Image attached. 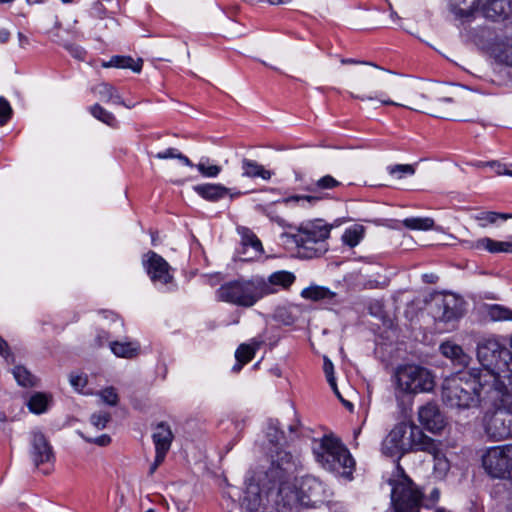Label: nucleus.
I'll use <instances>...</instances> for the list:
<instances>
[{
  "label": "nucleus",
  "instance_id": "4c0bfd02",
  "mask_svg": "<svg viewBox=\"0 0 512 512\" xmlns=\"http://www.w3.org/2000/svg\"><path fill=\"white\" fill-rule=\"evenodd\" d=\"M487 316L491 321H512V310L498 304L487 306Z\"/></svg>",
  "mask_w": 512,
  "mask_h": 512
},
{
  "label": "nucleus",
  "instance_id": "f8f14e48",
  "mask_svg": "<svg viewBox=\"0 0 512 512\" xmlns=\"http://www.w3.org/2000/svg\"><path fill=\"white\" fill-rule=\"evenodd\" d=\"M362 64L367 67L357 71L358 84L361 87L383 85L394 92H399L407 88L405 82L389 77L387 71L382 68L371 63L363 62Z\"/></svg>",
  "mask_w": 512,
  "mask_h": 512
},
{
  "label": "nucleus",
  "instance_id": "c9c22d12",
  "mask_svg": "<svg viewBox=\"0 0 512 512\" xmlns=\"http://www.w3.org/2000/svg\"><path fill=\"white\" fill-rule=\"evenodd\" d=\"M402 224L410 230H431L434 227V220L430 217H411L402 221Z\"/></svg>",
  "mask_w": 512,
  "mask_h": 512
},
{
  "label": "nucleus",
  "instance_id": "5701e85b",
  "mask_svg": "<svg viewBox=\"0 0 512 512\" xmlns=\"http://www.w3.org/2000/svg\"><path fill=\"white\" fill-rule=\"evenodd\" d=\"M110 349L117 357L132 359L139 355L140 344L138 341H113Z\"/></svg>",
  "mask_w": 512,
  "mask_h": 512
},
{
  "label": "nucleus",
  "instance_id": "c03bdc74",
  "mask_svg": "<svg viewBox=\"0 0 512 512\" xmlns=\"http://www.w3.org/2000/svg\"><path fill=\"white\" fill-rule=\"evenodd\" d=\"M242 244L246 248L250 247L254 252V256H259L263 252L261 241L255 234L251 232H246L243 234Z\"/></svg>",
  "mask_w": 512,
  "mask_h": 512
},
{
  "label": "nucleus",
  "instance_id": "c756f323",
  "mask_svg": "<svg viewBox=\"0 0 512 512\" xmlns=\"http://www.w3.org/2000/svg\"><path fill=\"white\" fill-rule=\"evenodd\" d=\"M323 199L322 195L311 194V195H293L286 197L282 202L286 205L295 204L301 208H310L316 205Z\"/></svg>",
  "mask_w": 512,
  "mask_h": 512
},
{
  "label": "nucleus",
  "instance_id": "393cba45",
  "mask_svg": "<svg viewBox=\"0 0 512 512\" xmlns=\"http://www.w3.org/2000/svg\"><path fill=\"white\" fill-rule=\"evenodd\" d=\"M335 296L336 294L329 290L328 288L315 284L310 285L309 287H306L301 291L302 298L314 302L330 301Z\"/></svg>",
  "mask_w": 512,
  "mask_h": 512
},
{
  "label": "nucleus",
  "instance_id": "8fccbe9b",
  "mask_svg": "<svg viewBox=\"0 0 512 512\" xmlns=\"http://www.w3.org/2000/svg\"><path fill=\"white\" fill-rule=\"evenodd\" d=\"M102 401L110 406H115L118 403V394L113 387L105 388L100 392Z\"/></svg>",
  "mask_w": 512,
  "mask_h": 512
},
{
  "label": "nucleus",
  "instance_id": "2eb2a0df",
  "mask_svg": "<svg viewBox=\"0 0 512 512\" xmlns=\"http://www.w3.org/2000/svg\"><path fill=\"white\" fill-rule=\"evenodd\" d=\"M463 300L454 294L444 295L436 302L434 316L438 321L449 323L463 315Z\"/></svg>",
  "mask_w": 512,
  "mask_h": 512
},
{
  "label": "nucleus",
  "instance_id": "20e7f679",
  "mask_svg": "<svg viewBox=\"0 0 512 512\" xmlns=\"http://www.w3.org/2000/svg\"><path fill=\"white\" fill-rule=\"evenodd\" d=\"M442 400L447 406L460 410L476 407L481 400H487V396L479 386L478 376L471 372L445 379Z\"/></svg>",
  "mask_w": 512,
  "mask_h": 512
},
{
  "label": "nucleus",
  "instance_id": "052dcab7",
  "mask_svg": "<svg viewBox=\"0 0 512 512\" xmlns=\"http://www.w3.org/2000/svg\"><path fill=\"white\" fill-rule=\"evenodd\" d=\"M11 32L6 28H0V44H5L9 41Z\"/></svg>",
  "mask_w": 512,
  "mask_h": 512
},
{
  "label": "nucleus",
  "instance_id": "412c9836",
  "mask_svg": "<svg viewBox=\"0 0 512 512\" xmlns=\"http://www.w3.org/2000/svg\"><path fill=\"white\" fill-rule=\"evenodd\" d=\"M423 446L420 447V451L427 452L433 456L434 470L439 475H445L449 470V461L441 450V444L434 439L428 437L424 440Z\"/></svg>",
  "mask_w": 512,
  "mask_h": 512
},
{
  "label": "nucleus",
  "instance_id": "2f4dec72",
  "mask_svg": "<svg viewBox=\"0 0 512 512\" xmlns=\"http://www.w3.org/2000/svg\"><path fill=\"white\" fill-rule=\"evenodd\" d=\"M341 185V182H339L337 179H335L333 176L327 174L321 178H319L311 188H308L309 191L317 194L322 195L324 197L325 194H322V192L327 190H333Z\"/></svg>",
  "mask_w": 512,
  "mask_h": 512
},
{
  "label": "nucleus",
  "instance_id": "5fc2aeb1",
  "mask_svg": "<svg viewBox=\"0 0 512 512\" xmlns=\"http://www.w3.org/2000/svg\"><path fill=\"white\" fill-rule=\"evenodd\" d=\"M482 165L490 166L498 175H509L512 176V169H508L505 165L497 162L491 161L487 163H483Z\"/></svg>",
  "mask_w": 512,
  "mask_h": 512
},
{
  "label": "nucleus",
  "instance_id": "473e14b6",
  "mask_svg": "<svg viewBox=\"0 0 512 512\" xmlns=\"http://www.w3.org/2000/svg\"><path fill=\"white\" fill-rule=\"evenodd\" d=\"M365 228L362 225H354L345 230L342 235V241L344 244L353 248L357 246L363 239Z\"/></svg>",
  "mask_w": 512,
  "mask_h": 512
},
{
  "label": "nucleus",
  "instance_id": "7c9ffc66",
  "mask_svg": "<svg viewBox=\"0 0 512 512\" xmlns=\"http://www.w3.org/2000/svg\"><path fill=\"white\" fill-rule=\"evenodd\" d=\"M299 311L297 305L278 306L274 312V318L284 325H292L297 319L296 313Z\"/></svg>",
  "mask_w": 512,
  "mask_h": 512
},
{
  "label": "nucleus",
  "instance_id": "ddd939ff",
  "mask_svg": "<svg viewBox=\"0 0 512 512\" xmlns=\"http://www.w3.org/2000/svg\"><path fill=\"white\" fill-rule=\"evenodd\" d=\"M506 445L489 448L482 456L484 470L493 478L510 479V466Z\"/></svg>",
  "mask_w": 512,
  "mask_h": 512
},
{
  "label": "nucleus",
  "instance_id": "3c124183",
  "mask_svg": "<svg viewBox=\"0 0 512 512\" xmlns=\"http://www.w3.org/2000/svg\"><path fill=\"white\" fill-rule=\"evenodd\" d=\"M78 434L86 442L96 444V445H98L100 447H105V446L109 445L110 442H111V438L107 434H102V435H100L98 437H95V438L88 437V436H86L81 431H78Z\"/></svg>",
  "mask_w": 512,
  "mask_h": 512
},
{
  "label": "nucleus",
  "instance_id": "338daca9",
  "mask_svg": "<svg viewBox=\"0 0 512 512\" xmlns=\"http://www.w3.org/2000/svg\"><path fill=\"white\" fill-rule=\"evenodd\" d=\"M432 114L435 116V117H439V118H448V115L444 112H441V111H433Z\"/></svg>",
  "mask_w": 512,
  "mask_h": 512
},
{
  "label": "nucleus",
  "instance_id": "de8ad7c7",
  "mask_svg": "<svg viewBox=\"0 0 512 512\" xmlns=\"http://www.w3.org/2000/svg\"><path fill=\"white\" fill-rule=\"evenodd\" d=\"M323 370H324V373L326 375V378H327V381H328L329 385L331 386V388L333 389L335 394L340 399H342L341 395H340V393L338 391L337 385H336V381H335V377H334V366H333V363L327 357H324Z\"/></svg>",
  "mask_w": 512,
  "mask_h": 512
},
{
  "label": "nucleus",
  "instance_id": "dca6fc26",
  "mask_svg": "<svg viewBox=\"0 0 512 512\" xmlns=\"http://www.w3.org/2000/svg\"><path fill=\"white\" fill-rule=\"evenodd\" d=\"M143 265L153 282L167 284L172 280L169 264L163 257L154 251H149L145 254Z\"/></svg>",
  "mask_w": 512,
  "mask_h": 512
},
{
  "label": "nucleus",
  "instance_id": "aec40b11",
  "mask_svg": "<svg viewBox=\"0 0 512 512\" xmlns=\"http://www.w3.org/2000/svg\"><path fill=\"white\" fill-rule=\"evenodd\" d=\"M463 244L467 249L471 250H486L490 253H512L511 242L495 241L489 237L480 238L478 240H465Z\"/></svg>",
  "mask_w": 512,
  "mask_h": 512
},
{
  "label": "nucleus",
  "instance_id": "603ef678",
  "mask_svg": "<svg viewBox=\"0 0 512 512\" xmlns=\"http://www.w3.org/2000/svg\"><path fill=\"white\" fill-rule=\"evenodd\" d=\"M390 174H398L399 178H402L404 175H413L415 173V169L412 165L409 164H398L389 168Z\"/></svg>",
  "mask_w": 512,
  "mask_h": 512
},
{
  "label": "nucleus",
  "instance_id": "4be33fe9",
  "mask_svg": "<svg viewBox=\"0 0 512 512\" xmlns=\"http://www.w3.org/2000/svg\"><path fill=\"white\" fill-rule=\"evenodd\" d=\"M195 192L200 195L202 198L208 201H218L224 198L226 195H230V197L239 196L241 193L237 192L234 194H230V189L221 185V184H200L194 186Z\"/></svg>",
  "mask_w": 512,
  "mask_h": 512
},
{
  "label": "nucleus",
  "instance_id": "49530a36",
  "mask_svg": "<svg viewBox=\"0 0 512 512\" xmlns=\"http://www.w3.org/2000/svg\"><path fill=\"white\" fill-rule=\"evenodd\" d=\"M510 217H511V215H509V214L497 213V212H493V211H486V212L479 213L476 216V219L479 221H483L482 226H486L487 224L496 223L498 219L506 220Z\"/></svg>",
  "mask_w": 512,
  "mask_h": 512
},
{
  "label": "nucleus",
  "instance_id": "f704fd0d",
  "mask_svg": "<svg viewBox=\"0 0 512 512\" xmlns=\"http://www.w3.org/2000/svg\"><path fill=\"white\" fill-rule=\"evenodd\" d=\"M261 506V497L257 487H250L242 500V507L247 512H256Z\"/></svg>",
  "mask_w": 512,
  "mask_h": 512
},
{
  "label": "nucleus",
  "instance_id": "e2e57ef3",
  "mask_svg": "<svg viewBox=\"0 0 512 512\" xmlns=\"http://www.w3.org/2000/svg\"><path fill=\"white\" fill-rule=\"evenodd\" d=\"M108 340V335L106 332H101L98 334L97 336V344L99 346H102L104 344V342H106Z\"/></svg>",
  "mask_w": 512,
  "mask_h": 512
},
{
  "label": "nucleus",
  "instance_id": "0eeeda50",
  "mask_svg": "<svg viewBox=\"0 0 512 512\" xmlns=\"http://www.w3.org/2000/svg\"><path fill=\"white\" fill-rule=\"evenodd\" d=\"M219 301L241 308H251L262 299L257 276L227 281L216 290Z\"/></svg>",
  "mask_w": 512,
  "mask_h": 512
},
{
  "label": "nucleus",
  "instance_id": "774afa93",
  "mask_svg": "<svg viewBox=\"0 0 512 512\" xmlns=\"http://www.w3.org/2000/svg\"><path fill=\"white\" fill-rule=\"evenodd\" d=\"M439 496H440V492L438 489H434L431 492V497L433 498V501H437L439 499Z\"/></svg>",
  "mask_w": 512,
  "mask_h": 512
},
{
  "label": "nucleus",
  "instance_id": "6e6552de",
  "mask_svg": "<svg viewBox=\"0 0 512 512\" xmlns=\"http://www.w3.org/2000/svg\"><path fill=\"white\" fill-rule=\"evenodd\" d=\"M331 229L322 219L302 223L293 235L294 242L306 251L307 257H318L328 250L326 240Z\"/></svg>",
  "mask_w": 512,
  "mask_h": 512
},
{
  "label": "nucleus",
  "instance_id": "f257e3e1",
  "mask_svg": "<svg viewBox=\"0 0 512 512\" xmlns=\"http://www.w3.org/2000/svg\"><path fill=\"white\" fill-rule=\"evenodd\" d=\"M477 357L482 366L472 372L478 376L483 391L502 383L512 374V353L497 339H485L478 344Z\"/></svg>",
  "mask_w": 512,
  "mask_h": 512
},
{
  "label": "nucleus",
  "instance_id": "680f3d73",
  "mask_svg": "<svg viewBox=\"0 0 512 512\" xmlns=\"http://www.w3.org/2000/svg\"><path fill=\"white\" fill-rule=\"evenodd\" d=\"M18 41L21 48H26L29 45V39L23 33H18Z\"/></svg>",
  "mask_w": 512,
  "mask_h": 512
},
{
  "label": "nucleus",
  "instance_id": "09e8293b",
  "mask_svg": "<svg viewBox=\"0 0 512 512\" xmlns=\"http://www.w3.org/2000/svg\"><path fill=\"white\" fill-rule=\"evenodd\" d=\"M110 419L111 416L108 412H98L91 415L90 422L95 428L104 429Z\"/></svg>",
  "mask_w": 512,
  "mask_h": 512
},
{
  "label": "nucleus",
  "instance_id": "bf43d9fd",
  "mask_svg": "<svg viewBox=\"0 0 512 512\" xmlns=\"http://www.w3.org/2000/svg\"><path fill=\"white\" fill-rule=\"evenodd\" d=\"M165 457L166 455H163V457L160 458L159 454H156L155 460L149 469L150 474H153L157 470L158 466L164 461Z\"/></svg>",
  "mask_w": 512,
  "mask_h": 512
},
{
  "label": "nucleus",
  "instance_id": "7ed1b4c3",
  "mask_svg": "<svg viewBox=\"0 0 512 512\" xmlns=\"http://www.w3.org/2000/svg\"><path fill=\"white\" fill-rule=\"evenodd\" d=\"M316 462L325 470L347 479L352 478L355 461L341 440L333 435H324L313 441Z\"/></svg>",
  "mask_w": 512,
  "mask_h": 512
},
{
  "label": "nucleus",
  "instance_id": "bb28decb",
  "mask_svg": "<svg viewBox=\"0 0 512 512\" xmlns=\"http://www.w3.org/2000/svg\"><path fill=\"white\" fill-rule=\"evenodd\" d=\"M440 351L445 357L450 358L458 365L466 366L469 363V356L466 355L463 349L457 344L445 342L441 344Z\"/></svg>",
  "mask_w": 512,
  "mask_h": 512
},
{
  "label": "nucleus",
  "instance_id": "a18cd8bd",
  "mask_svg": "<svg viewBox=\"0 0 512 512\" xmlns=\"http://www.w3.org/2000/svg\"><path fill=\"white\" fill-rule=\"evenodd\" d=\"M267 438L271 444L277 447L278 444L283 440L284 435L280 430L278 421H270L267 428Z\"/></svg>",
  "mask_w": 512,
  "mask_h": 512
},
{
  "label": "nucleus",
  "instance_id": "864d4df0",
  "mask_svg": "<svg viewBox=\"0 0 512 512\" xmlns=\"http://www.w3.org/2000/svg\"><path fill=\"white\" fill-rule=\"evenodd\" d=\"M12 109L8 101L0 98V125H4L11 117Z\"/></svg>",
  "mask_w": 512,
  "mask_h": 512
},
{
  "label": "nucleus",
  "instance_id": "a19ab883",
  "mask_svg": "<svg viewBox=\"0 0 512 512\" xmlns=\"http://www.w3.org/2000/svg\"><path fill=\"white\" fill-rule=\"evenodd\" d=\"M203 177L215 178L217 177L222 168L218 165L210 164L208 158H202L198 164L194 165Z\"/></svg>",
  "mask_w": 512,
  "mask_h": 512
},
{
  "label": "nucleus",
  "instance_id": "72a5a7b5",
  "mask_svg": "<svg viewBox=\"0 0 512 512\" xmlns=\"http://www.w3.org/2000/svg\"><path fill=\"white\" fill-rule=\"evenodd\" d=\"M256 349V346L241 344L235 352V357L238 361V364L233 367V370L239 371L242 365L250 362L255 355Z\"/></svg>",
  "mask_w": 512,
  "mask_h": 512
},
{
  "label": "nucleus",
  "instance_id": "58836bf2",
  "mask_svg": "<svg viewBox=\"0 0 512 512\" xmlns=\"http://www.w3.org/2000/svg\"><path fill=\"white\" fill-rule=\"evenodd\" d=\"M49 398L43 393H35L28 401L29 410L35 414H41L46 411Z\"/></svg>",
  "mask_w": 512,
  "mask_h": 512
},
{
  "label": "nucleus",
  "instance_id": "a211bd4d",
  "mask_svg": "<svg viewBox=\"0 0 512 512\" xmlns=\"http://www.w3.org/2000/svg\"><path fill=\"white\" fill-rule=\"evenodd\" d=\"M31 457L36 467L49 462L53 457L52 447L43 433L34 431L31 437Z\"/></svg>",
  "mask_w": 512,
  "mask_h": 512
},
{
  "label": "nucleus",
  "instance_id": "423d86ee",
  "mask_svg": "<svg viewBox=\"0 0 512 512\" xmlns=\"http://www.w3.org/2000/svg\"><path fill=\"white\" fill-rule=\"evenodd\" d=\"M427 439L428 436L416 425L400 423L384 439L382 451L387 456L400 458L408 451H420Z\"/></svg>",
  "mask_w": 512,
  "mask_h": 512
},
{
  "label": "nucleus",
  "instance_id": "9b49d317",
  "mask_svg": "<svg viewBox=\"0 0 512 512\" xmlns=\"http://www.w3.org/2000/svg\"><path fill=\"white\" fill-rule=\"evenodd\" d=\"M271 464L266 472L267 478L278 485L279 492L282 491V486L296 473L299 460L290 452L276 447L275 451L270 455Z\"/></svg>",
  "mask_w": 512,
  "mask_h": 512
},
{
  "label": "nucleus",
  "instance_id": "0e129e2a",
  "mask_svg": "<svg viewBox=\"0 0 512 512\" xmlns=\"http://www.w3.org/2000/svg\"><path fill=\"white\" fill-rule=\"evenodd\" d=\"M304 485L312 486H320V483L315 478H307L304 482Z\"/></svg>",
  "mask_w": 512,
  "mask_h": 512
},
{
  "label": "nucleus",
  "instance_id": "13d9d810",
  "mask_svg": "<svg viewBox=\"0 0 512 512\" xmlns=\"http://www.w3.org/2000/svg\"><path fill=\"white\" fill-rule=\"evenodd\" d=\"M0 355L4 358L10 356L9 346L7 342L0 336Z\"/></svg>",
  "mask_w": 512,
  "mask_h": 512
},
{
  "label": "nucleus",
  "instance_id": "37998d69",
  "mask_svg": "<svg viewBox=\"0 0 512 512\" xmlns=\"http://www.w3.org/2000/svg\"><path fill=\"white\" fill-rule=\"evenodd\" d=\"M155 157L158 159L175 158V159L180 160L184 165H186L188 167H194V164L191 162V160L175 148H168L165 151L159 152L155 155Z\"/></svg>",
  "mask_w": 512,
  "mask_h": 512
},
{
  "label": "nucleus",
  "instance_id": "a878e982",
  "mask_svg": "<svg viewBox=\"0 0 512 512\" xmlns=\"http://www.w3.org/2000/svg\"><path fill=\"white\" fill-rule=\"evenodd\" d=\"M492 55L497 62L512 67V40L506 39L495 43Z\"/></svg>",
  "mask_w": 512,
  "mask_h": 512
},
{
  "label": "nucleus",
  "instance_id": "ea45409f",
  "mask_svg": "<svg viewBox=\"0 0 512 512\" xmlns=\"http://www.w3.org/2000/svg\"><path fill=\"white\" fill-rule=\"evenodd\" d=\"M12 373L17 383L23 387H32L36 384L35 377L23 366H16Z\"/></svg>",
  "mask_w": 512,
  "mask_h": 512
},
{
  "label": "nucleus",
  "instance_id": "69168bd1",
  "mask_svg": "<svg viewBox=\"0 0 512 512\" xmlns=\"http://www.w3.org/2000/svg\"><path fill=\"white\" fill-rule=\"evenodd\" d=\"M299 426H300V422H299V420H298V419H296V420H295V423H293V424H290V425H289V431H290L291 433H295V432H297V431H298Z\"/></svg>",
  "mask_w": 512,
  "mask_h": 512
},
{
  "label": "nucleus",
  "instance_id": "4d7b16f0",
  "mask_svg": "<svg viewBox=\"0 0 512 512\" xmlns=\"http://www.w3.org/2000/svg\"><path fill=\"white\" fill-rule=\"evenodd\" d=\"M70 383L75 389L80 390L87 384V378L84 375H71Z\"/></svg>",
  "mask_w": 512,
  "mask_h": 512
},
{
  "label": "nucleus",
  "instance_id": "39448f33",
  "mask_svg": "<svg viewBox=\"0 0 512 512\" xmlns=\"http://www.w3.org/2000/svg\"><path fill=\"white\" fill-rule=\"evenodd\" d=\"M449 8L461 22H471L477 15L497 20L512 13L511 0H450Z\"/></svg>",
  "mask_w": 512,
  "mask_h": 512
},
{
  "label": "nucleus",
  "instance_id": "f3484780",
  "mask_svg": "<svg viewBox=\"0 0 512 512\" xmlns=\"http://www.w3.org/2000/svg\"><path fill=\"white\" fill-rule=\"evenodd\" d=\"M418 420L425 429L432 433H438L446 426L444 415L433 403H427L419 408Z\"/></svg>",
  "mask_w": 512,
  "mask_h": 512
},
{
  "label": "nucleus",
  "instance_id": "4468645a",
  "mask_svg": "<svg viewBox=\"0 0 512 512\" xmlns=\"http://www.w3.org/2000/svg\"><path fill=\"white\" fill-rule=\"evenodd\" d=\"M256 276L262 299L265 296L276 294L281 290H288L296 280L292 272L285 270L276 271L267 278L259 275Z\"/></svg>",
  "mask_w": 512,
  "mask_h": 512
},
{
  "label": "nucleus",
  "instance_id": "b1692460",
  "mask_svg": "<svg viewBox=\"0 0 512 512\" xmlns=\"http://www.w3.org/2000/svg\"><path fill=\"white\" fill-rule=\"evenodd\" d=\"M93 90L100 97L101 100L107 103L123 105L127 108H130V106L123 101L117 89L108 83H101L95 86Z\"/></svg>",
  "mask_w": 512,
  "mask_h": 512
},
{
  "label": "nucleus",
  "instance_id": "e433bc0d",
  "mask_svg": "<svg viewBox=\"0 0 512 512\" xmlns=\"http://www.w3.org/2000/svg\"><path fill=\"white\" fill-rule=\"evenodd\" d=\"M89 111L91 115L97 120L103 122L104 124L110 127H117L118 122L115 116L111 112L103 108L101 105L95 104L89 108Z\"/></svg>",
  "mask_w": 512,
  "mask_h": 512
},
{
  "label": "nucleus",
  "instance_id": "1a4fd4ad",
  "mask_svg": "<svg viewBox=\"0 0 512 512\" xmlns=\"http://www.w3.org/2000/svg\"><path fill=\"white\" fill-rule=\"evenodd\" d=\"M395 376L398 387L406 393L429 392L435 385L431 372L419 365L400 366Z\"/></svg>",
  "mask_w": 512,
  "mask_h": 512
},
{
  "label": "nucleus",
  "instance_id": "6ab92c4d",
  "mask_svg": "<svg viewBox=\"0 0 512 512\" xmlns=\"http://www.w3.org/2000/svg\"><path fill=\"white\" fill-rule=\"evenodd\" d=\"M173 438L171 428L166 423L160 422L153 428L152 439L155 452L159 454L160 458L169 451Z\"/></svg>",
  "mask_w": 512,
  "mask_h": 512
},
{
  "label": "nucleus",
  "instance_id": "c85d7f7f",
  "mask_svg": "<svg viewBox=\"0 0 512 512\" xmlns=\"http://www.w3.org/2000/svg\"><path fill=\"white\" fill-rule=\"evenodd\" d=\"M103 67L130 68L134 72H140L142 61H134V59L129 56H113L109 62L103 63Z\"/></svg>",
  "mask_w": 512,
  "mask_h": 512
},
{
  "label": "nucleus",
  "instance_id": "9d476101",
  "mask_svg": "<svg viewBox=\"0 0 512 512\" xmlns=\"http://www.w3.org/2000/svg\"><path fill=\"white\" fill-rule=\"evenodd\" d=\"M391 502L394 512H420L423 493L405 476L393 486Z\"/></svg>",
  "mask_w": 512,
  "mask_h": 512
},
{
  "label": "nucleus",
  "instance_id": "79ce46f5",
  "mask_svg": "<svg viewBox=\"0 0 512 512\" xmlns=\"http://www.w3.org/2000/svg\"><path fill=\"white\" fill-rule=\"evenodd\" d=\"M351 96L355 99L361 100V101H372V100H378L382 105H394V106H401V107H408L407 105L395 102L388 98L385 93L379 92L375 95H365V94H354L351 93Z\"/></svg>",
  "mask_w": 512,
  "mask_h": 512
},
{
  "label": "nucleus",
  "instance_id": "cd10ccee",
  "mask_svg": "<svg viewBox=\"0 0 512 512\" xmlns=\"http://www.w3.org/2000/svg\"><path fill=\"white\" fill-rule=\"evenodd\" d=\"M242 170L243 176L249 178L260 177L263 180H269L273 175V173L270 170L265 169L264 166L247 158L242 160Z\"/></svg>",
  "mask_w": 512,
  "mask_h": 512
},
{
  "label": "nucleus",
  "instance_id": "6e6d98bb",
  "mask_svg": "<svg viewBox=\"0 0 512 512\" xmlns=\"http://www.w3.org/2000/svg\"><path fill=\"white\" fill-rule=\"evenodd\" d=\"M65 48L74 58L79 60L84 59L86 52L82 47L75 44H65Z\"/></svg>",
  "mask_w": 512,
  "mask_h": 512
},
{
  "label": "nucleus",
  "instance_id": "f03ea898",
  "mask_svg": "<svg viewBox=\"0 0 512 512\" xmlns=\"http://www.w3.org/2000/svg\"><path fill=\"white\" fill-rule=\"evenodd\" d=\"M484 391L495 411L484 417V429L487 436L495 441L512 437V374Z\"/></svg>",
  "mask_w": 512,
  "mask_h": 512
}]
</instances>
